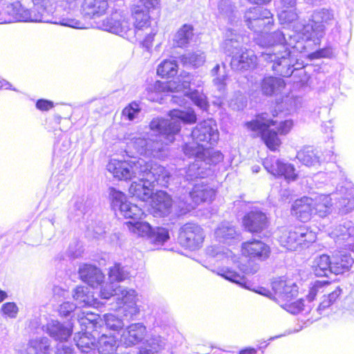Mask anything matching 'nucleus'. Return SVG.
Wrapping results in <instances>:
<instances>
[{"label": "nucleus", "instance_id": "nucleus-1", "mask_svg": "<svg viewBox=\"0 0 354 354\" xmlns=\"http://www.w3.org/2000/svg\"><path fill=\"white\" fill-rule=\"evenodd\" d=\"M129 160L111 159L106 165L107 171L115 178L128 180L138 177L129 189V193L142 201L150 199L156 185L167 187L172 175L169 169L153 162H147L129 155Z\"/></svg>", "mask_w": 354, "mask_h": 354}, {"label": "nucleus", "instance_id": "nucleus-2", "mask_svg": "<svg viewBox=\"0 0 354 354\" xmlns=\"http://www.w3.org/2000/svg\"><path fill=\"white\" fill-rule=\"evenodd\" d=\"M295 26L297 23L293 25V34L288 35V38H286V32L278 30L255 39L258 45L266 48L259 56L261 60L272 64V70L282 77H290L297 69L295 68V59L288 46L301 51L308 49L305 40L295 36L297 34Z\"/></svg>", "mask_w": 354, "mask_h": 354}, {"label": "nucleus", "instance_id": "nucleus-3", "mask_svg": "<svg viewBox=\"0 0 354 354\" xmlns=\"http://www.w3.org/2000/svg\"><path fill=\"white\" fill-rule=\"evenodd\" d=\"M169 119L154 118L150 124L151 131L148 145L149 157L162 159L167 155V145L175 140L180 130L181 122L192 124L196 121L192 109H173L169 111Z\"/></svg>", "mask_w": 354, "mask_h": 354}, {"label": "nucleus", "instance_id": "nucleus-4", "mask_svg": "<svg viewBox=\"0 0 354 354\" xmlns=\"http://www.w3.org/2000/svg\"><path fill=\"white\" fill-rule=\"evenodd\" d=\"M104 279V274L100 269L95 266L90 264V288L98 289L96 292L97 296L102 301H99L97 298L95 297V292L92 293V301L90 300V307L101 308L108 301H115L116 308H120L129 304L136 303V294L133 289H126L121 286L113 288V286H103L102 283Z\"/></svg>", "mask_w": 354, "mask_h": 354}, {"label": "nucleus", "instance_id": "nucleus-5", "mask_svg": "<svg viewBox=\"0 0 354 354\" xmlns=\"http://www.w3.org/2000/svg\"><path fill=\"white\" fill-rule=\"evenodd\" d=\"M33 8H25L19 1L8 4L3 11V24L17 21L55 23L53 5L56 0H32Z\"/></svg>", "mask_w": 354, "mask_h": 354}, {"label": "nucleus", "instance_id": "nucleus-6", "mask_svg": "<svg viewBox=\"0 0 354 354\" xmlns=\"http://www.w3.org/2000/svg\"><path fill=\"white\" fill-rule=\"evenodd\" d=\"M224 40L221 48L232 57L230 66L234 71H245L254 68L257 64V56L251 50L243 47V38L237 30L227 27L224 32Z\"/></svg>", "mask_w": 354, "mask_h": 354}, {"label": "nucleus", "instance_id": "nucleus-7", "mask_svg": "<svg viewBox=\"0 0 354 354\" xmlns=\"http://www.w3.org/2000/svg\"><path fill=\"white\" fill-rule=\"evenodd\" d=\"M333 21L334 15L331 10L325 8L316 10L311 15V23L297 22L295 28L297 34L295 36L305 40L308 48H310L319 44L326 28L332 25Z\"/></svg>", "mask_w": 354, "mask_h": 354}, {"label": "nucleus", "instance_id": "nucleus-8", "mask_svg": "<svg viewBox=\"0 0 354 354\" xmlns=\"http://www.w3.org/2000/svg\"><path fill=\"white\" fill-rule=\"evenodd\" d=\"M192 142L185 143L183 151L185 156L192 158L194 154H201L205 149L214 146L219 138L216 124L213 120H207L198 123L192 130Z\"/></svg>", "mask_w": 354, "mask_h": 354}, {"label": "nucleus", "instance_id": "nucleus-9", "mask_svg": "<svg viewBox=\"0 0 354 354\" xmlns=\"http://www.w3.org/2000/svg\"><path fill=\"white\" fill-rule=\"evenodd\" d=\"M93 28L118 35L131 42L136 40V32L131 23L128 12L124 9L114 8L106 19L93 24Z\"/></svg>", "mask_w": 354, "mask_h": 354}, {"label": "nucleus", "instance_id": "nucleus-10", "mask_svg": "<svg viewBox=\"0 0 354 354\" xmlns=\"http://www.w3.org/2000/svg\"><path fill=\"white\" fill-rule=\"evenodd\" d=\"M207 180H201L193 185L192 188L187 187L185 193H181L175 202L178 206V214H185L194 209L202 202H211L215 196L216 191L206 183Z\"/></svg>", "mask_w": 354, "mask_h": 354}, {"label": "nucleus", "instance_id": "nucleus-11", "mask_svg": "<svg viewBox=\"0 0 354 354\" xmlns=\"http://www.w3.org/2000/svg\"><path fill=\"white\" fill-rule=\"evenodd\" d=\"M280 245L290 251L308 247L316 240V234L304 226L281 228L278 238Z\"/></svg>", "mask_w": 354, "mask_h": 354}, {"label": "nucleus", "instance_id": "nucleus-12", "mask_svg": "<svg viewBox=\"0 0 354 354\" xmlns=\"http://www.w3.org/2000/svg\"><path fill=\"white\" fill-rule=\"evenodd\" d=\"M276 123L277 121L268 118V113H262L257 115L255 119L247 122L245 126L248 130L261 136L269 149L275 151L280 146L281 140L277 132L270 127L274 126Z\"/></svg>", "mask_w": 354, "mask_h": 354}, {"label": "nucleus", "instance_id": "nucleus-13", "mask_svg": "<svg viewBox=\"0 0 354 354\" xmlns=\"http://www.w3.org/2000/svg\"><path fill=\"white\" fill-rule=\"evenodd\" d=\"M178 84L176 82L169 83V88L172 89L174 88L176 90V94L172 96L171 101L180 106L187 104V98L191 100L196 106L202 109H205L207 106L205 96L199 93L198 91H191V76L187 73L182 79L178 78Z\"/></svg>", "mask_w": 354, "mask_h": 354}, {"label": "nucleus", "instance_id": "nucleus-14", "mask_svg": "<svg viewBox=\"0 0 354 354\" xmlns=\"http://www.w3.org/2000/svg\"><path fill=\"white\" fill-rule=\"evenodd\" d=\"M273 17L270 11L261 6L250 8L244 15L246 26L261 37L267 34L273 26Z\"/></svg>", "mask_w": 354, "mask_h": 354}, {"label": "nucleus", "instance_id": "nucleus-15", "mask_svg": "<svg viewBox=\"0 0 354 354\" xmlns=\"http://www.w3.org/2000/svg\"><path fill=\"white\" fill-rule=\"evenodd\" d=\"M127 225L131 233L138 236L147 238L155 245H162L170 238L169 230L167 228L152 227L146 221H129Z\"/></svg>", "mask_w": 354, "mask_h": 354}, {"label": "nucleus", "instance_id": "nucleus-16", "mask_svg": "<svg viewBox=\"0 0 354 354\" xmlns=\"http://www.w3.org/2000/svg\"><path fill=\"white\" fill-rule=\"evenodd\" d=\"M110 197L111 206L115 212L126 218L140 219L144 214L143 211L137 205L127 202L125 195L114 188L111 189Z\"/></svg>", "mask_w": 354, "mask_h": 354}, {"label": "nucleus", "instance_id": "nucleus-17", "mask_svg": "<svg viewBox=\"0 0 354 354\" xmlns=\"http://www.w3.org/2000/svg\"><path fill=\"white\" fill-rule=\"evenodd\" d=\"M194 158V161L187 168H181L177 171L176 175L179 178L177 182L180 184L183 183V180L184 183L188 182L192 187L195 183L205 180L204 179L213 172L209 168L203 167V162L200 158Z\"/></svg>", "mask_w": 354, "mask_h": 354}, {"label": "nucleus", "instance_id": "nucleus-18", "mask_svg": "<svg viewBox=\"0 0 354 354\" xmlns=\"http://www.w3.org/2000/svg\"><path fill=\"white\" fill-rule=\"evenodd\" d=\"M203 230L194 223H186L180 229L178 239L182 245L194 250L199 248L204 240Z\"/></svg>", "mask_w": 354, "mask_h": 354}, {"label": "nucleus", "instance_id": "nucleus-19", "mask_svg": "<svg viewBox=\"0 0 354 354\" xmlns=\"http://www.w3.org/2000/svg\"><path fill=\"white\" fill-rule=\"evenodd\" d=\"M106 326L113 330H119L122 328L124 324L121 319L116 317L112 314L104 315V319H102L100 315L95 314L90 311V329L92 328L93 330L90 332V342L93 344L91 341L92 339H95V333L97 330Z\"/></svg>", "mask_w": 354, "mask_h": 354}, {"label": "nucleus", "instance_id": "nucleus-20", "mask_svg": "<svg viewBox=\"0 0 354 354\" xmlns=\"http://www.w3.org/2000/svg\"><path fill=\"white\" fill-rule=\"evenodd\" d=\"M265 169L276 177H283L287 181H294L297 178L295 167L281 160L266 159L263 162Z\"/></svg>", "mask_w": 354, "mask_h": 354}, {"label": "nucleus", "instance_id": "nucleus-21", "mask_svg": "<svg viewBox=\"0 0 354 354\" xmlns=\"http://www.w3.org/2000/svg\"><path fill=\"white\" fill-rule=\"evenodd\" d=\"M140 4L133 5L132 8V16L135 19V24L133 25L136 32V39H142V30H149L150 29V17L149 10L150 8L156 6H147V3H140Z\"/></svg>", "mask_w": 354, "mask_h": 354}, {"label": "nucleus", "instance_id": "nucleus-22", "mask_svg": "<svg viewBox=\"0 0 354 354\" xmlns=\"http://www.w3.org/2000/svg\"><path fill=\"white\" fill-rule=\"evenodd\" d=\"M272 288L275 296L284 301H292L298 294L297 284L283 277L274 279L272 282Z\"/></svg>", "mask_w": 354, "mask_h": 354}, {"label": "nucleus", "instance_id": "nucleus-23", "mask_svg": "<svg viewBox=\"0 0 354 354\" xmlns=\"http://www.w3.org/2000/svg\"><path fill=\"white\" fill-rule=\"evenodd\" d=\"M242 253L256 261H266L270 255V248L260 240L254 239L242 243Z\"/></svg>", "mask_w": 354, "mask_h": 354}, {"label": "nucleus", "instance_id": "nucleus-24", "mask_svg": "<svg viewBox=\"0 0 354 354\" xmlns=\"http://www.w3.org/2000/svg\"><path fill=\"white\" fill-rule=\"evenodd\" d=\"M88 288L87 286H77L73 295L76 304L66 301L62 304L59 308V313L62 317H67L75 308H86L88 305Z\"/></svg>", "mask_w": 354, "mask_h": 354}, {"label": "nucleus", "instance_id": "nucleus-25", "mask_svg": "<svg viewBox=\"0 0 354 354\" xmlns=\"http://www.w3.org/2000/svg\"><path fill=\"white\" fill-rule=\"evenodd\" d=\"M147 328L142 323H135L127 326L121 335V342L126 346H135L145 339Z\"/></svg>", "mask_w": 354, "mask_h": 354}, {"label": "nucleus", "instance_id": "nucleus-26", "mask_svg": "<svg viewBox=\"0 0 354 354\" xmlns=\"http://www.w3.org/2000/svg\"><path fill=\"white\" fill-rule=\"evenodd\" d=\"M243 223L250 232H261L268 227L266 215L258 209L252 210L244 216Z\"/></svg>", "mask_w": 354, "mask_h": 354}, {"label": "nucleus", "instance_id": "nucleus-27", "mask_svg": "<svg viewBox=\"0 0 354 354\" xmlns=\"http://www.w3.org/2000/svg\"><path fill=\"white\" fill-rule=\"evenodd\" d=\"M45 330L52 338L57 341H67L73 333L70 323H61L57 320L51 319L44 326Z\"/></svg>", "mask_w": 354, "mask_h": 354}, {"label": "nucleus", "instance_id": "nucleus-28", "mask_svg": "<svg viewBox=\"0 0 354 354\" xmlns=\"http://www.w3.org/2000/svg\"><path fill=\"white\" fill-rule=\"evenodd\" d=\"M311 197H303L297 200L292 205V214L295 215L301 222L309 221L313 214H317Z\"/></svg>", "mask_w": 354, "mask_h": 354}, {"label": "nucleus", "instance_id": "nucleus-29", "mask_svg": "<svg viewBox=\"0 0 354 354\" xmlns=\"http://www.w3.org/2000/svg\"><path fill=\"white\" fill-rule=\"evenodd\" d=\"M218 10L220 17L227 20L229 26L238 27L241 24V14L230 0H221Z\"/></svg>", "mask_w": 354, "mask_h": 354}, {"label": "nucleus", "instance_id": "nucleus-30", "mask_svg": "<svg viewBox=\"0 0 354 354\" xmlns=\"http://www.w3.org/2000/svg\"><path fill=\"white\" fill-rule=\"evenodd\" d=\"M151 207L156 216H167L173 208L172 200L169 194L165 192H158L151 198Z\"/></svg>", "mask_w": 354, "mask_h": 354}, {"label": "nucleus", "instance_id": "nucleus-31", "mask_svg": "<svg viewBox=\"0 0 354 354\" xmlns=\"http://www.w3.org/2000/svg\"><path fill=\"white\" fill-rule=\"evenodd\" d=\"M354 260L350 254L344 251H335L331 257V269L335 274H343L350 270Z\"/></svg>", "mask_w": 354, "mask_h": 354}, {"label": "nucleus", "instance_id": "nucleus-32", "mask_svg": "<svg viewBox=\"0 0 354 354\" xmlns=\"http://www.w3.org/2000/svg\"><path fill=\"white\" fill-rule=\"evenodd\" d=\"M214 234L217 241L225 243H230L240 239L239 232L235 226L230 222L220 223L215 230Z\"/></svg>", "mask_w": 354, "mask_h": 354}, {"label": "nucleus", "instance_id": "nucleus-33", "mask_svg": "<svg viewBox=\"0 0 354 354\" xmlns=\"http://www.w3.org/2000/svg\"><path fill=\"white\" fill-rule=\"evenodd\" d=\"M102 330H97L95 333V339H92V344L90 342V344L95 346L97 348L100 354H113L117 348V341L113 336H107L102 334L100 337H98Z\"/></svg>", "mask_w": 354, "mask_h": 354}, {"label": "nucleus", "instance_id": "nucleus-34", "mask_svg": "<svg viewBox=\"0 0 354 354\" xmlns=\"http://www.w3.org/2000/svg\"><path fill=\"white\" fill-rule=\"evenodd\" d=\"M88 312L82 310L81 313L78 315V322L82 327V332L78 333L77 336H75L74 339L76 342L77 347L82 353H88V336L87 335V324H88V319L87 315Z\"/></svg>", "mask_w": 354, "mask_h": 354}, {"label": "nucleus", "instance_id": "nucleus-35", "mask_svg": "<svg viewBox=\"0 0 354 354\" xmlns=\"http://www.w3.org/2000/svg\"><path fill=\"white\" fill-rule=\"evenodd\" d=\"M261 91L265 95H272L280 92L285 87V82L281 77H266L261 83Z\"/></svg>", "mask_w": 354, "mask_h": 354}, {"label": "nucleus", "instance_id": "nucleus-36", "mask_svg": "<svg viewBox=\"0 0 354 354\" xmlns=\"http://www.w3.org/2000/svg\"><path fill=\"white\" fill-rule=\"evenodd\" d=\"M331 257L326 254H322L315 258L312 269L317 277H328L333 273L331 269Z\"/></svg>", "mask_w": 354, "mask_h": 354}, {"label": "nucleus", "instance_id": "nucleus-37", "mask_svg": "<svg viewBox=\"0 0 354 354\" xmlns=\"http://www.w3.org/2000/svg\"><path fill=\"white\" fill-rule=\"evenodd\" d=\"M193 30L191 25H183L174 36V45L179 48L187 47L193 39Z\"/></svg>", "mask_w": 354, "mask_h": 354}, {"label": "nucleus", "instance_id": "nucleus-38", "mask_svg": "<svg viewBox=\"0 0 354 354\" xmlns=\"http://www.w3.org/2000/svg\"><path fill=\"white\" fill-rule=\"evenodd\" d=\"M297 158L307 167H315L319 165L321 162L317 151L310 147H305L298 151Z\"/></svg>", "mask_w": 354, "mask_h": 354}, {"label": "nucleus", "instance_id": "nucleus-39", "mask_svg": "<svg viewBox=\"0 0 354 354\" xmlns=\"http://www.w3.org/2000/svg\"><path fill=\"white\" fill-rule=\"evenodd\" d=\"M28 354H49L50 340L46 337L30 340L27 348Z\"/></svg>", "mask_w": 354, "mask_h": 354}, {"label": "nucleus", "instance_id": "nucleus-40", "mask_svg": "<svg viewBox=\"0 0 354 354\" xmlns=\"http://www.w3.org/2000/svg\"><path fill=\"white\" fill-rule=\"evenodd\" d=\"M211 148L205 149L201 154H194L192 157H198L203 162V167L209 168L211 166L216 165L223 159V154L218 151H212Z\"/></svg>", "mask_w": 354, "mask_h": 354}, {"label": "nucleus", "instance_id": "nucleus-41", "mask_svg": "<svg viewBox=\"0 0 354 354\" xmlns=\"http://www.w3.org/2000/svg\"><path fill=\"white\" fill-rule=\"evenodd\" d=\"M205 55L201 50H196L180 57V61L184 66H190L198 68L205 62Z\"/></svg>", "mask_w": 354, "mask_h": 354}, {"label": "nucleus", "instance_id": "nucleus-42", "mask_svg": "<svg viewBox=\"0 0 354 354\" xmlns=\"http://www.w3.org/2000/svg\"><path fill=\"white\" fill-rule=\"evenodd\" d=\"M167 340L158 335L151 334L145 341V347L143 349L151 354H158L165 347Z\"/></svg>", "mask_w": 354, "mask_h": 354}, {"label": "nucleus", "instance_id": "nucleus-43", "mask_svg": "<svg viewBox=\"0 0 354 354\" xmlns=\"http://www.w3.org/2000/svg\"><path fill=\"white\" fill-rule=\"evenodd\" d=\"M313 201V205L315 210L321 216H324L329 212L332 206V198L330 195L317 194L314 197H311Z\"/></svg>", "mask_w": 354, "mask_h": 354}, {"label": "nucleus", "instance_id": "nucleus-44", "mask_svg": "<svg viewBox=\"0 0 354 354\" xmlns=\"http://www.w3.org/2000/svg\"><path fill=\"white\" fill-rule=\"evenodd\" d=\"M216 273L229 281L234 283L241 287L247 288L248 281L243 274H241L230 268L219 269Z\"/></svg>", "mask_w": 354, "mask_h": 354}, {"label": "nucleus", "instance_id": "nucleus-45", "mask_svg": "<svg viewBox=\"0 0 354 354\" xmlns=\"http://www.w3.org/2000/svg\"><path fill=\"white\" fill-rule=\"evenodd\" d=\"M129 277L130 272L129 268L119 263H115L109 269V279L111 283L124 281Z\"/></svg>", "mask_w": 354, "mask_h": 354}, {"label": "nucleus", "instance_id": "nucleus-46", "mask_svg": "<svg viewBox=\"0 0 354 354\" xmlns=\"http://www.w3.org/2000/svg\"><path fill=\"white\" fill-rule=\"evenodd\" d=\"M178 65L174 59H165L157 68V74L162 78L173 77L177 74Z\"/></svg>", "mask_w": 354, "mask_h": 354}, {"label": "nucleus", "instance_id": "nucleus-47", "mask_svg": "<svg viewBox=\"0 0 354 354\" xmlns=\"http://www.w3.org/2000/svg\"><path fill=\"white\" fill-rule=\"evenodd\" d=\"M211 75L212 77H215L213 79V82L217 86V89L221 93V95H223L225 90V80L227 79L225 66L223 65V71H221V66L217 64L212 69Z\"/></svg>", "mask_w": 354, "mask_h": 354}, {"label": "nucleus", "instance_id": "nucleus-48", "mask_svg": "<svg viewBox=\"0 0 354 354\" xmlns=\"http://www.w3.org/2000/svg\"><path fill=\"white\" fill-rule=\"evenodd\" d=\"M151 136H148L145 138H133L129 142L127 143L128 149H133L137 153L147 156L148 145Z\"/></svg>", "mask_w": 354, "mask_h": 354}, {"label": "nucleus", "instance_id": "nucleus-49", "mask_svg": "<svg viewBox=\"0 0 354 354\" xmlns=\"http://www.w3.org/2000/svg\"><path fill=\"white\" fill-rule=\"evenodd\" d=\"M339 212L346 214L354 209V194L353 191L345 193V195L339 198L337 205Z\"/></svg>", "mask_w": 354, "mask_h": 354}, {"label": "nucleus", "instance_id": "nucleus-50", "mask_svg": "<svg viewBox=\"0 0 354 354\" xmlns=\"http://www.w3.org/2000/svg\"><path fill=\"white\" fill-rule=\"evenodd\" d=\"M278 17L281 24H289L294 22L298 17L295 8H283L278 14Z\"/></svg>", "mask_w": 354, "mask_h": 354}, {"label": "nucleus", "instance_id": "nucleus-51", "mask_svg": "<svg viewBox=\"0 0 354 354\" xmlns=\"http://www.w3.org/2000/svg\"><path fill=\"white\" fill-rule=\"evenodd\" d=\"M140 110L141 108L139 103L136 102H132L122 110V118L124 120L133 121L137 118L139 113L140 112Z\"/></svg>", "mask_w": 354, "mask_h": 354}, {"label": "nucleus", "instance_id": "nucleus-52", "mask_svg": "<svg viewBox=\"0 0 354 354\" xmlns=\"http://www.w3.org/2000/svg\"><path fill=\"white\" fill-rule=\"evenodd\" d=\"M84 252L82 243L79 241H74L70 243L67 254L71 258L77 259L82 257Z\"/></svg>", "mask_w": 354, "mask_h": 354}, {"label": "nucleus", "instance_id": "nucleus-53", "mask_svg": "<svg viewBox=\"0 0 354 354\" xmlns=\"http://www.w3.org/2000/svg\"><path fill=\"white\" fill-rule=\"evenodd\" d=\"M281 306L291 314H298L304 310V300L300 299L295 301H286Z\"/></svg>", "mask_w": 354, "mask_h": 354}, {"label": "nucleus", "instance_id": "nucleus-54", "mask_svg": "<svg viewBox=\"0 0 354 354\" xmlns=\"http://www.w3.org/2000/svg\"><path fill=\"white\" fill-rule=\"evenodd\" d=\"M73 207L75 216H83L86 212V200L83 196H76L73 198Z\"/></svg>", "mask_w": 354, "mask_h": 354}, {"label": "nucleus", "instance_id": "nucleus-55", "mask_svg": "<svg viewBox=\"0 0 354 354\" xmlns=\"http://www.w3.org/2000/svg\"><path fill=\"white\" fill-rule=\"evenodd\" d=\"M207 253L209 255L214 257H216L221 260H223L225 258L228 259L229 257H232V252L229 250L214 246H212L207 249Z\"/></svg>", "mask_w": 354, "mask_h": 354}, {"label": "nucleus", "instance_id": "nucleus-56", "mask_svg": "<svg viewBox=\"0 0 354 354\" xmlns=\"http://www.w3.org/2000/svg\"><path fill=\"white\" fill-rule=\"evenodd\" d=\"M349 228V223H348L347 225H339L332 232V234L338 240H347L351 236Z\"/></svg>", "mask_w": 354, "mask_h": 354}, {"label": "nucleus", "instance_id": "nucleus-57", "mask_svg": "<svg viewBox=\"0 0 354 354\" xmlns=\"http://www.w3.org/2000/svg\"><path fill=\"white\" fill-rule=\"evenodd\" d=\"M1 311L10 318H15L18 314L19 308L15 303L7 302L2 305Z\"/></svg>", "mask_w": 354, "mask_h": 354}, {"label": "nucleus", "instance_id": "nucleus-58", "mask_svg": "<svg viewBox=\"0 0 354 354\" xmlns=\"http://www.w3.org/2000/svg\"><path fill=\"white\" fill-rule=\"evenodd\" d=\"M229 105L234 110H241L246 106V101L241 94H239L230 100Z\"/></svg>", "mask_w": 354, "mask_h": 354}, {"label": "nucleus", "instance_id": "nucleus-59", "mask_svg": "<svg viewBox=\"0 0 354 354\" xmlns=\"http://www.w3.org/2000/svg\"><path fill=\"white\" fill-rule=\"evenodd\" d=\"M106 227L104 224L100 221L99 223L95 222L93 224V236L94 238L100 239L104 236L106 233Z\"/></svg>", "mask_w": 354, "mask_h": 354}, {"label": "nucleus", "instance_id": "nucleus-60", "mask_svg": "<svg viewBox=\"0 0 354 354\" xmlns=\"http://www.w3.org/2000/svg\"><path fill=\"white\" fill-rule=\"evenodd\" d=\"M332 55V51L330 48H322L315 52H313L308 55L310 59L322 58V57H330Z\"/></svg>", "mask_w": 354, "mask_h": 354}, {"label": "nucleus", "instance_id": "nucleus-61", "mask_svg": "<svg viewBox=\"0 0 354 354\" xmlns=\"http://www.w3.org/2000/svg\"><path fill=\"white\" fill-rule=\"evenodd\" d=\"M143 36L142 39H137V40H142L143 46L147 48H149L151 46L153 37L156 33L151 31V28L149 30H142Z\"/></svg>", "mask_w": 354, "mask_h": 354}, {"label": "nucleus", "instance_id": "nucleus-62", "mask_svg": "<svg viewBox=\"0 0 354 354\" xmlns=\"http://www.w3.org/2000/svg\"><path fill=\"white\" fill-rule=\"evenodd\" d=\"M293 125L292 121L291 120H286L279 123L278 129V132L280 134L286 135L287 134L290 129H292Z\"/></svg>", "mask_w": 354, "mask_h": 354}, {"label": "nucleus", "instance_id": "nucleus-63", "mask_svg": "<svg viewBox=\"0 0 354 354\" xmlns=\"http://www.w3.org/2000/svg\"><path fill=\"white\" fill-rule=\"evenodd\" d=\"M123 311L126 313L125 315H130L131 317H135L140 313V308L136 305V302L129 304V306L122 308Z\"/></svg>", "mask_w": 354, "mask_h": 354}, {"label": "nucleus", "instance_id": "nucleus-64", "mask_svg": "<svg viewBox=\"0 0 354 354\" xmlns=\"http://www.w3.org/2000/svg\"><path fill=\"white\" fill-rule=\"evenodd\" d=\"M36 107L40 111H46L53 107V102L50 100L40 99L37 101Z\"/></svg>", "mask_w": 354, "mask_h": 354}]
</instances>
